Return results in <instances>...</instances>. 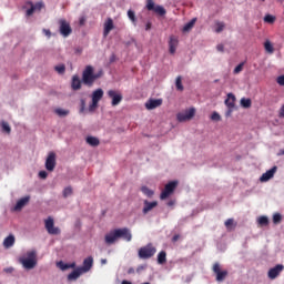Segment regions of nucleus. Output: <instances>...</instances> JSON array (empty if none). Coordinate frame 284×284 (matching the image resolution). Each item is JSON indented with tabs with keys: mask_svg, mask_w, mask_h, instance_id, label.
Wrapping results in <instances>:
<instances>
[{
	"mask_svg": "<svg viewBox=\"0 0 284 284\" xmlns=\"http://www.w3.org/2000/svg\"><path fill=\"white\" fill-rule=\"evenodd\" d=\"M119 239H123L124 241L130 243V241H132V232H130V229L123 227L111 231L104 236V242L106 243V245H114V243H116Z\"/></svg>",
	"mask_w": 284,
	"mask_h": 284,
	"instance_id": "f257e3e1",
	"label": "nucleus"
},
{
	"mask_svg": "<svg viewBox=\"0 0 284 284\" xmlns=\"http://www.w3.org/2000/svg\"><path fill=\"white\" fill-rule=\"evenodd\" d=\"M19 261L24 270H34L37 267V252L28 251L27 257H20Z\"/></svg>",
	"mask_w": 284,
	"mask_h": 284,
	"instance_id": "f03ea898",
	"label": "nucleus"
},
{
	"mask_svg": "<svg viewBox=\"0 0 284 284\" xmlns=\"http://www.w3.org/2000/svg\"><path fill=\"white\" fill-rule=\"evenodd\" d=\"M95 79H99V74H94V68H92V65H88L82 73V83H84V85L92 87Z\"/></svg>",
	"mask_w": 284,
	"mask_h": 284,
	"instance_id": "7ed1b4c3",
	"label": "nucleus"
},
{
	"mask_svg": "<svg viewBox=\"0 0 284 284\" xmlns=\"http://www.w3.org/2000/svg\"><path fill=\"white\" fill-rule=\"evenodd\" d=\"M154 254H156V247H154L152 244L142 246L138 253L139 258H143V260L152 258Z\"/></svg>",
	"mask_w": 284,
	"mask_h": 284,
	"instance_id": "20e7f679",
	"label": "nucleus"
},
{
	"mask_svg": "<svg viewBox=\"0 0 284 284\" xmlns=\"http://www.w3.org/2000/svg\"><path fill=\"white\" fill-rule=\"evenodd\" d=\"M146 10H149V12L159 14V17H165L166 14L165 8H163L161 4H155L154 0H146Z\"/></svg>",
	"mask_w": 284,
	"mask_h": 284,
	"instance_id": "39448f33",
	"label": "nucleus"
},
{
	"mask_svg": "<svg viewBox=\"0 0 284 284\" xmlns=\"http://www.w3.org/2000/svg\"><path fill=\"white\" fill-rule=\"evenodd\" d=\"M44 227L48 234H51L52 236H58V234H61V229H59V226H54V219H52V216L44 220Z\"/></svg>",
	"mask_w": 284,
	"mask_h": 284,
	"instance_id": "423d86ee",
	"label": "nucleus"
},
{
	"mask_svg": "<svg viewBox=\"0 0 284 284\" xmlns=\"http://www.w3.org/2000/svg\"><path fill=\"white\" fill-rule=\"evenodd\" d=\"M176 185H179V182L176 181H171L169 182L165 186L164 190L162 191L160 199L161 201H165L170 195L174 193V190H176Z\"/></svg>",
	"mask_w": 284,
	"mask_h": 284,
	"instance_id": "0eeeda50",
	"label": "nucleus"
},
{
	"mask_svg": "<svg viewBox=\"0 0 284 284\" xmlns=\"http://www.w3.org/2000/svg\"><path fill=\"white\" fill-rule=\"evenodd\" d=\"M108 97H109V99L112 100L111 104L113 108H115V105H119V103H121L123 101V95L119 91L109 90Z\"/></svg>",
	"mask_w": 284,
	"mask_h": 284,
	"instance_id": "6e6552de",
	"label": "nucleus"
},
{
	"mask_svg": "<svg viewBox=\"0 0 284 284\" xmlns=\"http://www.w3.org/2000/svg\"><path fill=\"white\" fill-rule=\"evenodd\" d=\"M59 26L60 34L62 37H70V34H72V27H70V22L62 19L59 21Z\"/></svg>",
	"mask_w": 284,
	"mask_h": 284,
	"instance_id": "1a4fd4ad",
	"label": "nucleus"
},
{
	"mask_svg": "<svg viewBox=\"0 0 284 284\" xmlns=\"http://www.w3.org/2000/svg\"><path fill=\"white\" fill-rule=\"evenodd\" d=\"M54 168H57V154L50 152L45 160V170H48V172H54Z\"/></svg>",
	"mask_w": 284,
	"mask_h": 284,
	"instance_id": "9d476101",
	"label": "nucleus"
},
{
	"mask_svg": "<svg viewBox=\"0 0 284 284\" xmlns=\"http://www.w3.org/2000/svg\"><path fill=\"white\" fill-rule=\"evenodd\" d=\"M225 105H226V108H229V110L226 112V116H230V114H232V112H234V108L236 105V97L233 95V93L227 94V98L225 99Z\"/></svg>",
	"mask_w": 284,
	"mask_h": 284,
	"instance_id": "9b49d317",
	"label": "nucleus"
},
{
	"mask_svg": "<svg viewBox=\"0 0 284 284\" xmlns=\"http://www.w3.org/2000/svg\"><path fill=\"white\" fill-rule=\"evenodd\" d=\"M284 265L277 264L274 267L270 268L267 272V276L271 281H274L275 278H278L281 276V272H283Z\"/></svg>",
	"mask_w": 284,
	"mask_h": 284,
	"instance_id": "f8f14e48",
	"label": "nucleus"
},
{
	"mask_svg": "<svg viewBox=\"0 0 284 284\" xmlns=\"http://www.w3.org/2000/svg\"><path fill=\"white\" fill-rule=\"evenodd\" d=\"M27 6H30V8L27 10L26 17H32L34 12L41 11V9L43 8V2H37V3L28 2Z\"/></svg>",
	"mask_w": 284,
	"mask_h": 284,
	"instance_id": "ddd939ff",
	"label": "nucleus"
},
{
	"mask_svg": "<svg viewBox=\"0 0 284 284\" xmlns=\"http://www.w3.org/2000/svg\"><path fill=\"white\" fill-rule=\"evenodd\" d=\"M213 272L216 274V281L221 283L222 281H225L227 276V271H221V265L219 263H215L213 265Z\"/></svg>",
	"mask_w": 284,
	"mask_h": 284,
	"instance_id": "4468645a",
	"label": "nucleus"
},
{
	"mask_svg": "<svg viewBox=\"0 0 284 284\" xmlns=\"http://www.w3.org/2000/svg\"><path fill=\"white\" fill-rule=\"evenodd\" d=\"M194 114H196V110L194 108H191L186 110L184 113H179L178 121L180 122L190 121V119L194 118Z\"/></svg>",
	"mask_w": 284,
	"mask_h": 284,
	"instance_id": "2eb2a0df",
	"label": "nucleus"
},
{
	"mask_svg": "<svg viewBox=\"0 0 284 284\" xmlns=\"http://www.w3.org/2000/svg\"><path fill=\"white\" fill-rule=\"evenodd\" d=\"M94 265V258L92 256H89L84 258L83 265L79 267L80 271H82V274H87V272H90L92 270V266Z\"/></svg>",
	"mask_w": 284,
	"mask_h": 284,
	"instance_id": "dca6fc26",
	"label": "nucleus"
},
{
	"mask_svg": "<svg viewBox=\"0 0 284 284\" xmlns=\"http://www.w3.org/2000/svg\"><path fill=\"white\" fill-rule=\"evenodd\" d=\"M277 170V166H273L271 170L263 173L262 176L260 178L261 183H266V181H270V179H274V175L276 174Z\"/></svg>",
	"mask_w": 284,
	"mask_h": 284,
	"instance_id": "f3484780",
	"label": "nucleus"
},
{
	"mask_svg": "<svg viewBox=\"0 0 284 284\" xmlns=\"http://www.w3.org/2000/svg\"><path fill=\"white\" fill-rule=\"evenodd\" d=\"M160 105H163V100H161V99H150L145 103L146 110H154L156 108H160Z\"/></svg>",
	"mask_w": 284,
	"mask_h": 284,
	"instance_id": "a211bd4d",
	"label": "nucleus"
},
{
	"mask_svg": "<svg viewBox=\"0 0 284 284\" xmlns=\"http://www.w3.org/2000/svg\"><path fill=\"white\" fill-rule=\"evenodd\" d=\"M179 48V38L171 37L169 40V52L170 54H176V49Z\"/></svg>",
	"mask_w": 284,
	"mask_h": 284,
	"instance_id": "6ab92c4d",
	"label": "nucleus"
},
{
	"mask_svg": "<svg viewBox=\"0 0 284 284\" xmlns=\"http://www.w3.org/2000/svg\"><path fill=\"white\" fill-rule=\"evenodd\" d=\"M28 203H30V195H27V196H24V197H21V199L17 202V204H16V206H14V211H16V212H19V211L23 210V207H26V205H28Z\"/></svg>",
	"mask_w": 284,
	"mask_h": 284,
	"instance_id": "aec40b11",
	"label": "nucleus"
},
{
	"mask_svg": "<svg viewBox=\"0 0 284 284\" xmlns=\"http://www.w3.org/2000/svg\"><path fill=\"white\" fill-rule=\"evenodd\" d=\"M158 205H159V202L156 201L150 202L148 200H144V206H143L142 213L148 214L149 212H152L153 209L156 207Z\"/></svg>",
	"mask_w": 284,
	"mask_h": 284,
	"instance_id": "412c9836",
	"label": "nucleus"
},
{
	"mask_svg": "<svg viewBox=\"0 0 284 284\" xmlns=\"http://www.w3.org/2000/svg\"><path fill=\"white\" fill-rule=\"evenodd\" d=\"M16 243V239L12 234H10L9 236H7L3 241V247L6 250H10V247H12Z\"/></svg>",
	"mask_w": 284,
	"mask_h": 284,
	"instance_id": "4be33fe9",
	"label": "nucleus"
},
{
	"mask_svg": "<svg viewBox=\"0 0 284 284\" xmlns=\"http://www.w3.org/2000/svg\"><path fill=\"white\" fill-rule=\"evenodd\" d=\"M113 28H114V22L112 21L111 18H109L104 23V31H103L104 37H108L110 34V31H112Z\"/></svg>",
	"mask_w": 284,
	"mask_h": 284,
	"instance_id": "5701e85b",
	"label": "nucleus"
},
{
	"mask_svg": "<svg viewBox=\"0 0 284 284\" xmlns=\"http://www.w3.org/2000/svg\"><path fill=\"white\" fill-rule=\"evenodd\" d=\"M195 23H196V18L191 19L189 22L184 24V27L182 28V32L184 33L190 32L192 28H194Z\"/></svg>",
	"mask_w": 284,
	"mask_h": 284,
	"instance_id": "b1692460",
	"label": "nucleus"
},
{
	"mask_svg": "<svg viewBox=\"0 0 284 284\" xmlns=\"http://www.w3.org/2000/svg\"><path fill=\"white\" fill-rule=\"evenodd\" d=\"M81 274H83V271L78 267L68 275V281H77Z\"/></svg>",
	"mask_w": 284,
	"mask_h": 284,
	"instance_id": "393cba45",
	"label": "nucleus"
},
{
	"mask_svg": "<svg viewBox=\"0 0 284 284\" xmlns=\"http://www.w3.org/2000/svg\"><path fill=\"white\" fill-rule=\"evenodd\" d=\"M92 101H101L103 99V89H97L91 95Z\"/></svg>",
	"mask_w": 284,
	"mask_h": 284,
	"instance_id": "a878e982",
	"label": "nucleus"
},
{
	"mask_svg": "<svg viewBox=\"0 0 284 284\" xmlns=\"http://www.w3.org/2000/svg\"><path fill=\"white\" fill-rule=\"evenodd\" d=\"M158 263L159 265H165L168 263V253L165 251H161L158 254Z\"/></svg>",
	"mask_w": 284,
	"mask_h": 284,
	"instance_id": "bb28decb",
	"label": "nucleus"
},
{
	"mask_svg": "<svg viewBox=\"0 0 284 284\" xmlns=\"http://www.w3.org/2000/svg\"><path fill=\"white\" fill-rule=\"evenodd\" d=\"M71 88L72 90H79L81 88V79H79V75L72 77Z\"/></svg>",
	"mask_w": 284,
	"mask_h": 284,
	"instance_id": "cd10ccee",
	"label": "nucleus"
},
{
	"mask_svg": "<svg viewBox=\"0 0 284 284\" xmlns=\"http://www.w3.org/2000/svg\"><path fill=\"white\" fill-rule=\"evenodd\" d=\"M257 225H260V227H267V225H270V219L265 215L260 216L257 219Z\"/></svg>",
	"mask_w": 284,
	"mask_h": 284,
	"instance_id": "c85d7f7f",
	"label": "nucleus"
},
{
	"mask_svg": "<svg viewBox=\"0 0 284 284\" xmlns=\"http://www.w3.org/2000/svg\"><path fill=\"white\" fill-rule=\"evenodd\" d=\"M87 143H88L89 145H91L92 148H97V146H99V144H100L101 142L99 141V138L88 136V138H87Z\"/></svg>",
	"mask_w": 284,
	"mask_h": 284,
	"instance_id": "c756f323",
	"label": "nucleus"
},
{
	"mask_svg": "<svg viewBox=\"0 0 284 284\" xmlns=\"http://www.w3.org/2000/svg\"><path fill=\"white\" fill-rule=\"evenodd\" d=\"M141 192L149 199H152V196H154V191L150 190L148 186H142Z\"/></svg>",
	"mask_w": 284,
	"mask_h": 284,
	"instance_id": "7c9ffc66",
	"label": "nucleus"
},
{
	"mask_svg": "<svg viewBox=\"0 0 284 284\" xmlns=\"http://www.w3.org/2000/svg\"><path fill=\"white\" fill-rule=\"evenodd\" d=\"M265 51L268 52V54H274V45H272V42L270 40H266L264 43Z\"/></svg>",
	"mask_w": 284,
	"mask_h": 284,
	"instance_id": "2f4dec72",
	"label": "nucleus"
},
{
	"mask_svg": "<svg viewBox=\"0 0 284 284\" xmlns=\"http://www.w3.org/2000/svg\"><path fill=\"white\" fill-rule=\"evenodd\" d=\"M242 108H252V100L251 99H247V98H242L241 101H240Z\"/></svg>",
	"mask_w": 284,
	"mask_h": 284,
	"instance_id": "473e14b6",
	"label": "nucleus"
},
{
	"mask_svg": "<svg viewBox=\"0 0 284 284\" xmlns=\"http://www.w3.org/2000/svg\"><path fill=\"white\" fill-rule=\"evenodd\" d=\"M175 88L176 90H179L180 92H183V82H182V78L181 75H179L175 80Z\"/></svg>",
	"mask_w": 284,
	"mask_h": 284,
	"instance_id": "72a5a7b5",
	"label": "nucleus"
},
{
	"mask_svg": "<svg viewBox=\"0 0 284 284\" xmlns=\"http://www.w3.org/2000/svg\"><path fill=\"white\" fill-rule=\"evenodd\" d=\"M128 18L130 19V21H132L134 26H136V13H134L133 10L128 11Z\"/></svg>",
	"mask_w": 284,
	"mask_h": 284,
	"instance_id": "f704fd0d",
	"label": "nucleus"
},
{
	"mask_svg": "<svg viewBox=\"0 0 284 284\" xmlns=\"http://www.w3.org/2000/svg\"><path fill=\"white\" fill-rule=\"evenodd\" d=\"M54 112L58 116H68L70 114V111L65 109H55Z\"/></svg>",
	"mask_w": 284,
	"mask_h": 284,
	"instance_id": "c9c22d12",
	"label": "nucleus"
},
{
	"mask_svg": "<svg viewBox=\"0 0 284 284\" xmlns=\"http://www.w3.org/2000/svg\"><path fill=\"white\" fill-rule=\"evenodd\" d=\"M2 132H6V134H10L12 132V129L10 128V124L8 122L1 123Z\"/></svg>",
	"mask_w": 284,
	"mask_h": 284,
	"instance_id": "e433bc0d",
	"label": "nucleus"
},
{
	"mask_svg": "<svg viewBox=\"0 0 284 284\" xmlns=\"http://www.w3.org/2000/svg\"><path fill=\"white\" fill-rule=\"evenodd\" d=\"M57 267H59V270H61L62 272H65V270H70L69 264L64 263L63 261L58 262Z\"/></svg>",
	"mask_w": 284,
	"mask_h": 284,
	"instance_id": "4c0bfd02",
	"label": "nucleus"
},
{
	"mask_svg": "<svg viewBox=\"0 0 284 284\" xmlns=\"http://www.w3.org/2000/svg\"><path fill=\"white\" fill-rule=\"evenodd\" d=\"M243 68H245V62H241L237 67H235L233 74H241V72H243Z\"/></svg>",
	"mask_w": 284,
	"mask_h": 284,
	"instance_id": "58836bf2",
	"label": "nucleus"
},
{
	"mask_svg": "<svg viewBox=\"0 0 284 284\" xmlns=\"http://www.w3.org/2000/svg\"><path fill=\"white\" fill-rule=\"evenodd\" d=\"M281 221H283V216L280 213H275L273 215V223H274V225H278V223H281Z\"/></svg>",
	"mask_w": 284,
	"mask_h": 284,
	"instance_id": "ea45409f",
	"label": "nucleus"
},
{
	"mask_svg": "<svg viewBox=\"0 0 284 284\" xmlns=\"http://www.w3.org/2000/svg\"><path fill=\"white\" fill-rule=\"evenodd\" d=\"M55 72H58V74H64L65 73V64H59L57 67H54Z\"/></svg>",
	"mask_w": 284,
	"mask_h": 284,
	"instance_id": "a19ab883",
	"label": "nucleus"
},
{
	"mask_svg": "<svg viewBox=\"0 0 284 284\" xmlns=\"http://www.w3.org/2000/svg\"><path fill=\"white\" fill-rule=\"evenodd\" d=\"M274 21H276V17L272 16V14H266L264 17V22L265 23H274Z\"/></svg>",
	"mask_w": 284,
	"mask_h": 284,
	"instance_id": "79ce46f5",
	"label": "nucleus"
},
{
	"mask_svg": "<svg viewBox=\"0 0 284 284\" xmlns=\"http://www.w3.org/2000/svg\"><path fill=\"white\" fill-rule=\"evenodd\" d=\"M224 28H225V23H223V22H217V23L215 24V32H223Z\"/></svg>",
	"mask_w": 284,
	"mask_h": 284,
	"instance_id": "37998d69",
	"label": "nucleus"
},
{
	"mask_svg": "<svg viewBox=\"0 0 284 284\" xmlns=\"http://www.w3.org/2000/svg\"><path fill=\"white\" fill-rule=\"evenodd\" d=\"M97 108H99V102L95 100H92V103L89 105V111L94 112V110H97Z\"/></svg>",
	"mask_w": 284,
	"mask_h": 284,
	"instance_id": "c03bdc74",
	"label": "nucleus"
},
{
	"mask_svg": "<svg viewBox=\"0 0 284 284\" xmlns=\"http://www.w3.org/2000/svg\"><path fill=\"white\" fill-rule=\"evenodd\" d=\"M72 194V187L68 186L63 190V196L64 199H68V196H71Z\"/></svg>",
	"mask_w": 284,
	"mask_h": 284,
	"instance_id": "a18cd8bd",
	"label": "nucleus"
},
{
	"mask_svg": "<svg viewBox=\"0 0 284 284\" xmlns=\"http://www.w3.org/2000/svg\"><path fill=\"white\" fill-rule=\"evenodd\" d=\"M212 121H221V115L217 112H213L211 115Z\"/></svg>",
	"mask_w": 284,
	"mask_h": 284,
	"instance_id": "49530a36",
	"label": "nucleus"
},
{
	"mask_svg": "<svg viewBox=\"0 0 284 284\" xmlns=\"http://www.w3.org/2000/svg\"><path fill=\"white\" fill-rule=\"evenodd\" d=\"M232 225H234V220L229 219L225 221V227H227V230H230V227H232Z\"/></svg>",
	"mask_w": 284,
	"mask_h": 284,
	"instance_id": "de8ad7c7",
	"label": "nucleus"
},
{
	"mask_svg": "<svg viewBox=\"0 0 284 284\" xmlns=\"http://www.w3.org/2000/svg\"><path fill=\"white\" fill-rule=\"evenodd\" d=\"M39 176H40V179H48V172H45V171H40V172H39Z\"/></svg>",
	"mask_w": 284,
	"mask_h": 284,
	"instance_id": "09e8293b",
	"label": "nucleus"
},
{
	"mask_svg": "<svg viewBox=\"0 0 284 284\" xmlns=\"http://www.w3.org/2000/svg\"><path fill=\"white\" fill-rule=\"evenodd\" d=\"M277 83L278 85H284V75L277 77Z\"/></svg>",
	"mask_w": 284,
	"mask_h": 284,
	"instance_id": "8fccbe9b",
	"label": "nucleus"
},
{
	"mask_svg": "<svg viewBox=\"0 0 284 284\" xmlns=\"http://www.w3.org/2000/svg\"><path fill=\"white\" fill-rule=\"evenodd\" d=\"M42 34H44L45 37H50V34H52V32H50V29H43Z\"/></svg>",
	"mask_w": 284,
	"mask_h": 284,
	"instance_id": "3c124183",
	"label": "nucleus"
},
{
	"mask_svg": "<svg viewBox=\"0 0 284 284\" xmlns=\"http://www.w3.org/2000/svg\"><path fill=\"white\" fill-rule=\"evenodd\" d=\"M216 50H217V52H223V50H224L223 44H217Z\"/></svg>",
	"mask_w": 284,
	"mask_h": 284,
	"instance_id": "603ef678",
	"label": "nucleus"
},
{
	"mask_svg": "<svg viewBox=\"0 0 284 284\" xmlns=\"http://www.w3.org/2000/svg\"><path fill=\"white\" fill-rule=\"evenodd\" d=\"M179 239H181V235L176 234L172 237V242L176 243V241H179Z\"/></svg>",
	"mask_w": 284,
	"mask_h": 284,
	"instance_id": "864d4df0",
	"label": "nucleus"
},
{
	"mask_svg": "<svg viewBox=\"0 0 284 284\" xmlns=\"http://www.w3.org/2000/svg\"><path fill=\"white\" fill-rule=\"evenodd\" d=\"M4 272H6L7 274H12V272H14V268L8 267V268H4Z\"/></svg>",
	"mask_w": 284,
	"mask_h": 284,
	"instance_id": "5fc2aeb1",
	"label": "nucleus"
},
{
	"mask_svg": "<svg viewBox=\"0 0 284 284\" xmlns=\"http://www.w3.org/2000/svg\"><path fill=\"white\" fill-rule=\"evenodd\" d=\"M145 30H152V23L151 22H146Z\"/></svg>",
	"mask_w": 284,
	"mask_h": 284,
	"instance_id": "6e6d98bb",
	"label": "nucleus"
},
{
	"mask_svg": "<svg viewBox=\"0 0 284 284\" xmlns=\"http://www.w3.org/2000/svg\"><path fill=\"white\" fill-rule=\"evenodd\" d=\"M77 267V263H71V264H69V270H74Z\"/></svg>",
	"mask_w": 284,
	"mask_h": 284,
	"instance_id": "4d7b16f0",
	"label": "nucleus"
},
{
	"mask_svg": "<svg viewBox=\"0 0 284 284\" xmlns=\"http://www.w3.org/2000/svg\"><path fill=\"white\" fill-rule=\"evenodd\" d=\"M280 116H284V104L282 105V108L280 109Z\"/></svg>",
	"mask_w": 284,
	"mask_h": 284,
	"instance_id": "13d9d810",
	"label": "nucleus"
},
{
	"mask_svg": "<svg viewBox=\"0 0 284 284\" xmlns=\"http://www.w3.org/2000/svg\"><path fill=\"white\" fill-rule=\"evenodd\" d=\"M121 284H132V282H130L128 280H123Z\"/></svg>",
	"mask_w": 284,
	"mask_h": 284,
	"instance_id": "bf43d9fd",
	"label": "nucleus"
},
{
	"mask_svg": "<svg viewBox=\"0 0 284 284\" xmlns=\"http://www.w3.org/2000/svg\"><path fill=\"white\" fill-rule=\"evenodd\" d=\"M81 106H82V110L83 108H85V100H81Z\"/></svg>",
	"mask_w": 284,
	"mask_h": 284,
	"instance_id": "052dcab7",
	"label": "nucleus"
},
{
	"mask_svg": "<svg viewBox=\"0 0 284 284\" xmlns=\"http://www.w3.org/2000/svg\"><path fill=\"white\" fill-rule=\"evenodd\" d=\"M108 263V260H102V265H105Z\"/></svg>",
	"mask_w": 284,
	"mask_h": 284,
	"instance_id": "680f3d73",
	"label": "nucleus"
},
{
	"mask_svg": "<svg viewBox=\"0 0 284 284\" xmlns=\"http://www.w3.org/2000/svg\"><path fill=\"white\" fill-rule=\"evenodd\" d=\"M277 1H278V3H283L284 0H277Z\"/></svg>",
	"mask_w": 284,
	"mask_h": 284,
	"instance_id": "e2e57ef3",
	"label": "nucleus"
}]
</instances>
